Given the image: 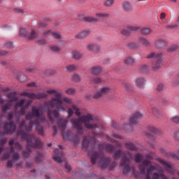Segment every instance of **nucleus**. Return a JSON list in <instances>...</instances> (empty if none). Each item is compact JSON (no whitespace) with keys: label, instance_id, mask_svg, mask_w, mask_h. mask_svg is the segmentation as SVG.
<instances>
[{"label":"nucleus","instance_id":"c756f323","mask_svg":"<svg viewBox=\"0 0 179 179\" xmlns=\"http://www.w3.org/2000/svg\"><path fill=\"white\" fill-rule=\"evenodd\" d=\"M135 58L132 57H127L124 59V64L129 66H132L135 64Z\"/></svg>","mask_w":179,"mask_h":179},{"label":"nucleus","instance_id":"4be33fe9","mask_svg":"<svg viewBox=\"0 0 179 179\" xmlns=\"http://www.w3.org/2000/svg\"><path fill=\"white\" fill-rule=\"evenodd\" d=\"M135 83L138 87L143 89V87H145V85H146V80L142 77H139L136 79Z\"/></svg>","mask_w":179,"mask_h":179},{"label":"nucleus","instance_id":"338daca9","mask_svg":"<svg viewBox=\"0 0 179 179\" xmlns=\"http://www.w3.org/2000/svg\"><path fill=\"white\" fill-rule=\"evenodd\" d=\"M72 80H73V82H80V77L78 75L75 74L73 76Z\"/></svg>","mask_w":179,"mask_h":179},{"label":"nucleus","instance_id":"6e6552de","mask_svg":"<svg viewBox=\"0 0 179 179\" xmlns=\"http://www.w3.org/2000/svg\"><path fill=\"white\" fill-rule=\"evenodd\" d=\"M148 59H153L155 63L152 66L153 71H159L163 65V55L162 53L152 52L147 56Z\"/></svg>","mask_w":179,"mask_h":179},{"label":"nucleus","instance_id":"72a5a7b5","mask_svg":"<svg viewBox=\"0 0 179 179\" xmlns=\"http://www.w3.org/2000/svg\"><path fill=\"white\" fill-rule=\"evenodd\" d=\"M127 149H128V150H138V148H136V145H135V144H134V143L132 142H127L124 143Z\"/></svg>","mask_w":179,"mask_h":179},{"label":"nucleus","instance_id":"13d9d810","mask_svg":"<svg viewBox=\"0 0 179 179\" xmlns=\"http://www.w3.org/2000/svg\"><path fill=\"white\" fill-rule=\"evenodd\" d=\"M178 45H173L171 48H168V52H174L176 50H178Z\"/></svg>","mask_w":179,"mask_h":179},{"label":"nucleus","instance_id":"c03bdc74","mask_svg":"<svg viewBox=\"0 0 179 179\" xmlns=\"http://www.w3.org/2000/svg\"><path fill=\"white\" fill-rule=\"evenodd\" d=\"M24 103H25L24 99H21L20 101H19L15 103V110H17L18 107H23V106H24Z\"/></svg>","mask_w":179,"mask_h":179},{"label":"nucleus","instance_id":"39448f33","mask_svg":"<svg viewBox=\"0 0 179 179\" xmlns=\"http://www.w3.org/2000/svg\"><path fill=\"white\" fill-rule=\"evenodd\" d=\"M68 119L60 118L57 120V127L62 131V135L64 139L71 141L73 142L74 145L79 144V136L78 135L73 134L71 131H66V125H68Z\"/></svg>","mask_w":179,"mask_h":179},{"label":"nucleus","instance_id":"1a4fd4ad","mask_svg":"<svg viewBox=\"0 0 179 179\" xmlns=\"http://www.w3.org/2000/svg\"><path fill=\"white\" fill-rule=\"evenodd\" d=\"M13 113L10 112L8 113L7 120L10 121V122H6L3 124V131L4 134L12 135L13 132H16V125L15 124V122L13 120Z\"/></svg>","mask_w":179,"mask_h":179},{"label":"nucleus","instance_id":"e433bc0d","mask_svg":"<svg viewBox=\"0 0 179 179\" xmlns=\"http://www.w3.org/2000/svg\"><path fill=\"white\" fill-rule=\"evenodd\" d=\"M36 155L37 156L35 158L36 163H41L44 160V155L40 152H37Z\"/></svg>","mask_w":179,"mask_h":179},{"label":"nucleus","instance_id":"bb28decb","mask_svg":"<svg viewBox=\"0 0 179 179\" xmlns=\"http://www.w3.org/2000/svg\"><path fill=\"white\" fill-rule=\"evenodd\" d=\"M152 29L149 27H143L140 29V34L142 36H149V34H152Z\"/></svg>","mask_w":179,"mask_h":179},{"label":"nucleus","instance_id":"e2e57ef3","mask_svg":"<svg viewBox=\"0 0 179 179\" xmlns=\"http://www.w3.org/2000/svg\"><path fill=\"white\" fill-rule=\"evenodd\" d=\"M75 92H76V90H75L73 88H69L66 90V94H74Z\"/></svg>","mask_w":179,"mask_h":179},{"label":"nucleus","instance_id":"423d86ee","mask_svg":"<svg viewBox=\"0 0 179 179\" xmlns=\"http://www.w3.org/2000/svg\"><path fill=\"white\" fill-rule=\"evenodd\" d=\"M26 120H22L20 124V131H23L24 132H31L33 131V127L36 125V131L39 135L42 136H44V129L41 125H40V121L38 119H35L26 125Z\"/></svg>","mask_w":179,"mask_h":179},{"label":"nucleus","instance_id":"c85d7f7f","mask_svg":"<svg viewBox=\"0 0 179 179\" xmlns=\"http://www.w3.org/2000/svg\"><path fill=\"white\" fill-rule=\"evenodd\" d=\"M138 43H140V44H142L143 45H145V47H149V45H150V43L149 42V41H148V39H146L143 36H139L138 38Z\"/></svg>","mask_w":179,"mask_h":179},{"label":"nucleus","instance_id":"b1692460","mask_svg":"<svg viewBox=\"0 0 179 179\" xmlns=\"http://www.w3.org/2000/svg\"><path fill=\"white\" fill-rule=\"evenodd\" d=\"M90 71L92 75L97 76V75H99V73H101V71H103V69L100 66H96L92 67L90 69Z\"/></svg>","mask_w":179,"mask_h":179},{"label":"nucleus","instance_id":"6ab92c4d","mask_svg":"<svg viewBox=\"0 0 179 179\" xmlns=\"http://www.w3.org/2000/svg\"><path fill=\"white\" fill-rule=\"evenodd\" d=\"M143 115L139 112H136L130 117V124H138Z\"/></svg>","mask_w":179,"mask_h":179},{"label":"nucleus","instance_id":"58836bf2","mask_svg":"<svg viewBox=\"0 0 179 179\" xmlns=\"http://www.w3.org/2000/svg\"><path fill=\"white\" fill-rule=\"evenodd\" d=\"M106 139L109 141V142H112V143H115L116 146H117L118 148H121L122 146V145L121 144V143L117 141L116 140H113V138H111L110 136H106Z\"/></svg>","mask_w":179,"mask_h":179},{"label":"nucleus","instance_id":"603ef678","mask_svg":"<svg viewBox=\"0 0 179 179\" xmlns=\"http://www.w3.org/2000/svg\"><path fill=\"white\" fill-rule=\"evenodd\" d=\"M127 29L129 31H138V30H140L141 27L129 26Z\"/></svg>","mask_w":179,"mask_h":179},{"label":"nucleus","instance_id":"f257e3e1","mask_svg":"<svg viewBox=\"0 0 179 179\" xmlns=\"http://www.w3.org/2000/svg\"><path fill=\"white\" fill-rule=\"evenodd\" d=\"M49 94H55V97L51 101L45 103L47 106H49L51 108H57V110H50L48 108V118L50 122H54L55 120L59 119V113L58 111H66L64 107L62 106V100L67 104L72 103V99L64 97L62 99V93L58 92L55 90H50L47 91Z\"/></svg>","mask_w":179,"mask_h":179},{"label":"nucleus","instance_id":"3c124183","mask_svg":"<svg viewBox=\"0 0 179 179\" xmlns=\"http://www.w3.org/2000/svg\"><path fill=\"white\" fill-rule=\"evenodd\" d=\"M50 48L52 52H59V51H61V48L55 45L50 46Z\"/></svg>","mask_w":179,"mask_h":179},{"label":"nucleus","instance_id":"bf43d9fd","mask_svg":"<svg viewBox=\"0 0 179 179\" xmlns=\"http://www.w3.org/2000/svg\"><path fill=\"white\" fill-rule=\"evenodd\" d=\"M37 44H38L39 45H45V44H47V40L42 38V39H39L36 41Z\"/></svg>","mask_w":179,"mask_h":179},{"label":"nucleus","instance_id":"0e129e2a","mask_svg":"<svg viewBox=\"0 0 179 179\" xmlns=\"http://www.w3.org/2000/svg\"><path fill=\"white\" fill-rule=\"evenodd\" d=\"M173 138H174V139H176V141H179V129H178L173 132Z\"/></svg>","mask_w":179,"mask_h":179},{"label":"nucleus","instance_id":"052dcab7","mask_svg":"<svg viewBox=\"0 0 179 179\" xmlns=\"http://www.w3.org/2000/svg\"><path fill=\"white\" fill-rule=\"evenodd\" d=\"M10 155H9V152H6L1 157L2 162H5V160H8L10 157Z\"/></svg>","mask_w":179,"mask_h":179},{"label":"nucleus","instance_id":"20e7f679","mask_svg":"<svg viewBox=\"0 0 179 179\" xmlns=\"http://www.w3.org/2000/svg\"><path fill=\"white\" fill-rule=\"evenodd\" d=\"M88 156L90 157L92 164H94L99 159V166L102 169L108 167L110 171H113L118 164L115 162L111 163V159L110 157H104L103 154L96 151H89Z\"/></svg>","mask_w":179,"mask_h":179},{"label":"nucleus","instance_id":"6e6d98bb","mask_svg":"<svg viewBox=\"0 0 179 179\" xmlns=\"http://www.w3.org/2000/svg\"><path fill=\"white\" fill-rule=\"evenodd\" d=\"M3 113H6L8 110H10V103H6L1 108Z\"/></svg>","mask_w":179,"mask_h":179},{"label":"nucleus","instance_id":"cd10ccee","mask_svg":"<svg viewBox=\"0 0 179 179\" xmlns=\"http://www.w3.org/2000/svg\"><path fill=\"white\" fill-rule=\"evenodd\" d=\"M83 20L84 22H87L88 23H93V22L97 23L98 22H100L99 18L90 16L84 17Z\"/></svg>","mask_w":179,"mask_h":179},{"label":"nucleus","instance_id":"c9c22d12","mask_svg":"<svg viewBox=\"0 0 179 179\" xmlns=\"http://www.w3.org/2000/svg\"><path fill=\"white\" fill-rule=\"evenodd\" d=\"M96 16L98 19H102V20H104V19H107L110 17V14L106 13H96Z\"/></svg>","mask_w":179,"mask_h":179},{"label":"nucleus","instance_id":"dca6fc26","mask_svg":"<svg viewBox=\"0 0 179 179\" xmlns=\"http://www.w3.org/2000/svg\"><path fill=\"white\" fill-rule=\"evenodd\" d=\"M152 179H169L166 175H164V171L162 167L158 168V171L152 174Z\"/></svg>","mask_w":179,"mask_h":179},{"label":"nucleus","instance_id":"0eeeda50","mask_svg":"<svg viewBox=\"0 0 179 179\" xmlns=\"http://www.w3.org/2000/svg\"><path fill=\"white\" fill-rule=\"evenodd\" d=\"M138 169L140 173H141L143 176L147 174L146 179H151L150 176H152L153 171H156L157 170V166L150 164V161L145 160L143 162L142 164L139 165Z\"/></svg>","mask_w":179,"mask_h":179},{"label":"nucleus","instance_id":"79ce46f5","mask_svg":"<svg viewBox=\"0 0 179 179\" xmlns=\"http://www.w3.org/2000/svg\"><path fill=\"white\" fill-rule=\"evenodd\" d=\"M102 80L100 78H91L90 83H94L95 85H99V83H101Z\"/></svg>","mask_w":179,"mask_h":179},{"label":"nucleus","instance_id":"f704fd0d","mask_svg":"<svg viewBox=\"0 0 179 179\" xmlns=\"http://www.w3.org/2000/svg\"><path fill=\"white\" fill-rule=\"evenodd\" d=\"M149 69H150V68L145 64H142L138 66V72H141V73L149 72Z\"/></svg>","mask_w":179,"mask_h":179},{"label":"nucleus","instance_id":"69168bd1","mask_svg":"<svg viewBox=\"0 0 179 179\" xmlns=\"http://www.w3.org/2000/svg\"><path fill=\"white\" fill-rule=\"evenodd\" d=\"M171 121L173 124H179V116L176 115L173 117Z\"/></svg>","mask_w":179,"mask_h":179},{"label":"nucleus","instance_id":"2eb2a0df","mask_svg":"<svg viewBox=\"0 0 179 179\" xmlns=\"http://www.w3.org/2000/svg\"><path fill=\"white\" fill-rule=\"evenodd\" d=\"M55 156L53 157V159L57 163H64V152L62 151H59V150L56 149L55 150Z\"/></svg>","mask_w":179,"mask_h":179},{"label":"nucleus","instance_id":"7ed1b4c3","mask_svg":"<svg viewBox=\"0 0 179 179\" xmlns=\"http://www.w3.org/2000/svg\"><path fill=\"white\" fill-rule=\"evenodd\" d=\"M17 135H20L22 139L27 141V150L22 151L23 157L27 158L30 156V152H31V148L34 149H38L43 148V142L41 140L37 137H35L33 134H28L25 133L23 130H18Z\"/></svg>","mask_w":179,"mask_h":179},{"label":"nucleus","instance_id":"a19ab883","mask_svg":"<svg viewBox=\"0 0 179 179\" xmlns=\"http://www.w3.org/2000/svg\"><path fill=\"white\" fill-rule=\"evenodd\" d=\"M17 79H18V80H20V82L24 83L27 80V76H26V75H24L22 73H20L18 74Z\"/></svg>","mask_w":179,"mask_h":179},{"label":"nucleus","instance_id":"774afa93","mask_svg":"<svg viewBox=\"0 0 179 179\" xmlns=\"http://www.w3.org/2000/svg\"><path fill=\"white\" fill-rule=\"evenodd\" d=\"M178 85H179V74L176 76V78L173 82V86H178Z\"/></svg>","mask_w":179,"mask_h":179},{"label":"nucleus","instance_id":"473e14b6","mask_svg":"<svg viewBox=\"0 0 179 179\" xmlns=\"http://www.w3.org/2000/svg\"><path fill=\"white\" fill-rule=\"evenodd\" d=\"M71 55H72V58L73 59H76V61H78V59H80V58L83 57V54L76 50L73 51Z\"/></svg>","mask_w":179,"mask_h":179},{"label":"nucleus","instance_id":"ddd939ff","mask_svg":"<svg viewBox=\"0 0 179 179\" xmlns=\"http://www.w3.org/2000/svg\"><path fill=\"white\" fill-rule=\"evenodd\" d=\"M111 92V88L110 87H103L100 91L96 92L93 96L92 99L95 100H99L103 96H106V94H108Z\"/></svg>","mask_w":179,"mask_h":179},{"label":"nucleus","instance_id":"37998d69","mask_svg":"<svg viewBox=\"0 0 179 179\" xmlns=\"http://www.w3.org/2000/svg\"><path fill=\"white\" fill-rule=\"evenodd\" d=\"M152 114L157 118H159V117H160V115H162L160 110H159V109H157V108H152Z\"/></svg>","mask_w":179,"mask_h":179},{"label":"nucleus","instance_id":"f3484780","mask_svg":"<svg viewBox=\"0 0 179 179\" xmlns=\"http://www.w3.org/2000/svg\"><path fill=\"white\" fill-rule=\"evenodd\" d=\"M99 149L101 150H106L109 153H113L115 150V146L110 143H102L99 145Z\"/></svg>","mask_w":179,"mask_h":179},{"label":"nucleus","instance_id":"412c9836","mask_svg":"<svg viewBox=\"0 0 179 179\" xmlns=\"http://www.w3.org/2000/svg\"><path fill=\"white\" fill-rule=\"evenodd\" d=\"M160 152H161V153H163V155H164V156H166L167 157H172V159H173V160H179V156L174 152H171L169 155V153H167V151H166V150H164V148H161Z\"/></svg>","mask_w":179,"mask_h":179},{"label":"nucleus","instance_id":"5701e85b","mask_svg":"<svg viewBox=\"0 0 179 179\" xmlns=\"http://www.w3.org/2000/svg\"><path fill=\"white\" fill-rule=\"evenodd\" d=\"M90 34V31L86 30V31H83L78 35H76L75 37L76 38H79L80 40H83V38H86Z\"/></svg>","mask_w":179,"mask_h":179},{"label":"nucleus","instance_id":"a211bd4d","mask_svg":"<svg viewBox=\"0 0 179 179\" xmlns=\"http://www.w3.org/2000/svg\"><path fill=\"white\" fill-rule=\"evenodd\" d=\"M90 140L86 136L83 137V141L82 143L83 148H89L90 146V145H92V144L94 145V143H96V138L90 137Z\"/></svg>","mask_w":179,"mask_h":179},{"label":"nucleus","instance_id":"09e8293b","mask_svg":"<svg viewBox=\"0 0 179 179\" xmlns=\"http://www.w3.org/2000/svg\"><path fill=\"white\" fill-rule=\"evenodd\" d=\"M17 160H20V155L16 152L13 154V162H17Z\"/></svg>","mask_w":179,"mask_h":179},{"label":"nucleus","instance_id":"a18cd8bd","mask_svg":"<svg viewBox=\"0 0 179 179\" xmlns=\"http://www.w3.org/2000/svg\"><path fill=\"white\" fill-rule=\"evenodd\" d=\"M52 37H53V38H56V40H61L62 38L59 32L52 31Z\"/></svg>","mask_w":179,"mask_h":179},{"label":"nucleus","instance_id":"4c0bfd02","mask_svg":"<svg viewBox=\"0 0 179 179\" xmlns=\"http://www.w3.org/2000/svg\"><path fill=\"white\" fill-rule=\"evenodd\" d=\"M78 66L76 64H71V65H69L67 66H66V69L67 71V72H73V71H76V69H78Z\"/></svg>","mask_w":179,"mask_h":179},{"label":"nucleus","instance_id":"f8f14e48","mask_svg":"<svg viewBox=\"0 0 179 179\" xmlns=\"http://www.w3.org/2000/svg\"><path fill=\"white\" fill-rule=\"evenodd\" d=\"M121 156H122V157H128L129 159L132 158V154L131 152L128 151H123L121 149L115 152L113 157L115 160H117V159H121Z\"/></svg>","mask_w":179,"mask_h":179},{"label":"nucleus","instance_id":"2f4dec72","mask_svg":"<svg viewBox=\"0 0 179 179\" xmlns=\"http://www.w3.org/2000/svg\"><path fill=\"white\" fill-rule=\"evenodd\" d=\"M132 8V6L129 1H124L122 3V9L124 12H129Z\"/></svg>","mask_w":179,"mask_h":179},{"label":"nucleus","instance_id":"de8ad7c7","mask_svg":"<svg viewBox=\"0 0 179 179\" xmlns=\"http://www.w3.org/2000/svg\"><path fill=\"white\" fill-rule=\"evenodd\" d=\"M72 109L75 111L76 115H77L78 117H80L81 113H80V109H79V108H78L75 105H73L72 106Z\"/></svg>","mask_w":179,"mask_h":179},{"label":"nucleus","instance_id":"49530a36","mask_svg":"<svg viewBox=\"0 0 179 179\" xmlns=\"http://www.w3.org/2000/svg\"><path fill=\"white\" fill-rule=\"evenodd\" d=\"M121 34H122V36H125L126 37H129V36H131V31H129L128 29H124L121 31Z\"/></svg>","mask_w":179,"mask_h":179},{"label":"nucleus","instance_id":"4d7b16f0","mask_svg":"<svg viewBox=\"0 0 179 179\" xmlns=\"http://www.w3.org/2000/svg\"><path fill=\"white\" fill-rule=\"evenodd\" d=\"M21 96H27L29 99H33V96H34V93H29L27 92H24L21 94Z\"/></svg>","mask_w":179,"mask_h":179},{"label":"nucleus","instance_id":"7c9ffc66","mask_svg":"<svg viewBox=\"0 0 179 179\" xmlns=\"http://www.w3.org/2000/svg\"><path fill=\"white\" fill-rule=\"evenodd\" d=\"M48 95L44 92H40L38 94H34V96H32V99H36L37 100H41V99H46V97Z\"/></svg>","mask_w":179,"mask_h":179},{"label":"nucleus","instance_id":"ea45409f","mask_svg":"<svg viewBox=\"0 0 179 179\" xmlns=\"http://www.w3.org/2000/svg\"><path fill=\"white\" fill-rule=\"evenodd\" d=\"M134 160L136 163H142V160H143V156L142 154H136L134 157Z\"/></svg>","mask_w":179,"mask_h":179},{"label":"nucleus","instance_id":"680f3d73","mask_svg":"<svg viewBox=\"0 0 179 179\" xmlns=\"http://www.w3.org/2000/svg\"><path fill=\"white\" fill-rule=\"evenodd\" d=\"M124 87L125 90H127V92L132 90V85H131V84H129V83H124Z\"/></svg>","mask_w":179,"mask_h":179},{"label":"nucleus","instance_id":"5fc2aeb1","mask_svg":"<svg viewBox=\"0 0 179 179\" xmlns=\"http://www.w3.org/2000/svg\"><path fill=\"white\" fill-rule=\"evenodd\" d=\"M29 106V104L27 103L24 106L21 107V109L20 110V114L21 115H24L26 114V108Z\"/></svg>","mask_w":179,"mask_h":179},{"label":"nucleus","instance_id":"9b49d317","mask_svg":"<svg viewBox=\"0 0 179 179\" xmlns=\"http://www.w3.org/2000/svg\"><path fill=\"white\" fill-rule=\"evenodd\" d=\"M131 158H129L127 157H122V160L120 162V167L123 168V174H128L131 170H134V167L129 166V163L131 162Z\"/></svg>","mask_w":179,"mask_h":179},{"label":"nucleus","instance_id":"8fccbe9b","mask_svg":"<svg viewBox=\"0 0 179 179\" xmlns=\"http://www.w3.org/2000/svg\"><path fill=\"white\" fill-rule=\"evenodd\" d=\"M127 47H128L129 48H131L132 50L135 49V48H138V45H136L135 43L134 42H129L127 43Z\"/></svg>","mask_w":179,"mask_h":179},{"label":"nucleus","instance_id":"864d4df0","mask_svg":"<svg viewBox=\"0 0 179 179\" xmlns=\"http://www.w3.org/2000/svg\"><path fill=\"white\" fill-rule=\"evenodd\" d=\"M114 1L115 0H106L103 5L104 6H108V7H110V6H113V5H114Z\"/></svg>","mask_w":179,"mask_h":179},{"label":"nucleus","instance_id":"a878e982","mask_svg":"<svg viewBox=\"0 0 179 179\" xmlns=\"http://www.w3.org/2000/svg\"><path fill=\"white\" fill-rule=\"evenodd\" d=\"M8 99H9V103H15L17 101V96H16V92H10L7 94Z\"/></svg>","mask_w":179,"mask_h":179},{"label":"nucleus","instance_id":"f03ea898","mask_svg":"<svg viewBox=\"0 0 179 179\" xmlns=\"http://www.w3.org/2000/svg\"><path fill=\"white\" fill-rule=\"evenodd\" d=\"M90 121H93V115L88 113L87 115H83L81 117L72 119L71 124H73V128L76 129L77 134L83 135L85 134L83 124L87 129H96V128H99L97 124L92 123Z\"/></svg>","mask_w":179,"mask_h":179},{"label":"nucleus","instance_id":"aec40b11","mask_svg":"<svg viewBox=\"0 0 179 179\" xmlns=\"http://www.w3.org/2000/svg\"><path fill=\"white\" fill-rule=\"evenodd\" d=\"M87 49L89 51H92V52H94L95 54H99V52H100L101 48L99 45L91 43L87 45Z\"/></svg>","mask_w":179,"mask_h":179},{"label":"nucleus","instance_id":"9d476101","mask_svg":"<svg viewBox=\"0 0 179 179\" xmlns=\"http://www.w3.org/2000/svg\"><path fill=\"white\" fill-rule=\"evenodd\" d=\"M25 117L28 121L30 122L33 121V118H36V120H38V121H40V120L41 121H45V117L41 114L40 112V108L36 107H32L31 111L27 113Z\"/></svg>","mask_w":179,"mask_h":179},{"label":"nucleus","instance_id":"393cba45","mask_svg":"<svg viewBox=\"0 0 179 179\" xmlns=\"http://www.w3.org/2000/svg\"><path fill=\"white\" fill-rule=\"evenodd\" d=\"M166 45H167V41L163 39H158L155 41L156 48H163V47H166Z\"/></svg>","mask_w":179,"mask_h":179},{"label":"nucleus","instance_id":"4468645a","mask_svg":"<svg viewBox=\"0 0 179 179\" xmlns=\"http://www.w3.org/2000/svg\"><path fill=\"white\" fill-rule=\"evenodd\" d=\"M20 36L24 37V38L27 37V38H28V40H34V38H36V31H34V30H31V34H28L26 29L20 28Z\"/></svg>","mask_w":179,"mask_h":179}]
</instances>
